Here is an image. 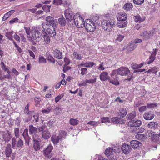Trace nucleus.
<instances>
[{"mask_svg":"<svg viewBox=\"0 0 160 160\" xmlns=\"http://www.w3.org/2000/svg\"><path fill=\"white\" fill-rule=\"evenodd\" d=\"M127 114V111L126 109L122 108L119 110L118 113L119 116L121 117H124Z\"/></svg>","mask_w":160,"mask_h":160,"instance_id":"31","label":"nucleus"},{"mask_svg":"<svg viewBox=\"0 0 160 160\" xmlns=\"http://www.w3.org/2000/svg\"><path fill=\"white\" fill-rule=\"evenodd\" d=\"M136 117V113L135 111H132L129 113L127 116V119L130 120L134 119V118Z\"/></svg>","mask_w":160,"mask_h":160,"instance_id":"28","label":"nucleus"},{"mask_svg":"<svg viewBox=\"0 0 160 160\" xmlns=\"http://www.w3.org/2000/svg\"><path fill=\"white\" fill-rule=\"evenodd\" d=\"M134 18L135 22L139 23L143 22L145 19V17L144 16L141 17L139 14L135 16Z\"/></svg>","mask_w":160,"mask_h":160,"instance_id":"21","label":"nucleus"},{"mask_svg":"<svg viewBox=\"0 0 160 160\" xmlns=\"http://www.w3.org/2000/svg\"><path fill=\"white\" fill-rule=\"evenodd\" d=\"M87 69L85 68H82L81 69V74L82 76H83L87 73Z\"/></svg>","mask_w":160,"mask_h":160,"instance_id":"57","label":"nucleus"},{"mask_svg":"<svg viewBox=\"0 0 160 160\" xmlns=\"http://www.w3.org/2000/svg\"><path fill=\"white\" fill-rule=\"evenodd\" d=\"M127 21L121 22L118 23V26L119 28H124L127 26Z\"/></svg>","mask_w":160,"mask_h":160,"instance_id":"44","label":"nucleus"},{"mask_svg":"<svg viewBox=\"0 0 160 160\" xmlns=\"http://www.w3.org/2000/svg\"><path fill=\"white\" fill-rule=\"evenodd\" d=\"M153 31H145L140 33V35L142 37V38L145 40L148 39L151 37L153 36Z\"/></svg>","mask_w":160,"mask_h":160,"instance_id":"9","label":"nucleus"},{"mask_svg":"<svg viewBox=\"0 0 160 160\" xmlns=\"http://www.w3.org/2000/svg\"><path fill=\"white\" fill-rule=\"evenodd\" d=\"M12 32H8L6 33V36L10 40H12Z\"/></svg>","mask_w":160,"mask_h":160,"instance_id":"56","label":"nucleus"},{"mask_svg":"<svg viewBox=\"0 0 160 160\" xmlns=\"http://www.w3.org/2000/svg\"><path fill=\"white\" fill-rule=\"evenodd\" d=\"M130 72V71L126 67H122L117 70V73L118 74L122 76L128 75Z\"/></svg>","mask_w":160,"mask_h":160,"instance_id":"8","label":"nucleus"},{"mask_svg":"<svg viewBox=\"0 0 160 160\" xmlns=\"http://www.w3.org/2000/svg\"><path fill=\"white\" fill-rule=\"evenodd\" d=\"M144 128H143L140 127L138 128H135L132 131V132L134 133H142L144 132Z\"/></svg>","mask_w":160,"mask_h":160,"instance_id":"35","label":"nucleus"},{"mask_svg":"<svg viewBox=\"0 0 160 160\" xmlns=\"http://www.w3.org/2000/svg\"><path fill=\"white\" fill-rule=\"evenodd\" d=\"M2 135V138L5 142H8L12 138L11 134L8 131L7 132H3Z\"/></svg>","mask_w":160,"mask_h":160,"instance_id":"16","label":"nucleus"},{"mask_svg":"<svg viewBox=\"0 0 160 160\" xmlns=\"http://www.w3.org/2000/svg\"><path fill=\"white\" fill-rule=\"evenodd\" d=\"M113 78V79H110L109 78V82L115 85H118L119 84V82L118 81V79L117 78L115 79L114 77Z\"/></svg>","mask_w":160,"mask_h":160,"instance_id":"40","label":"nucleus"},{"mask_svg":"<svg viewBox=\"0 0 160 160\" xmlns=\"http://www.w3.org/2000/svg\"><path fill=\"white\" fill-rule=\"evenodd\" d=\"M58 22L59 24L62 26H64L66 24V19L63 16L58 18Z\"/></svg>","mask_w":160,"mask_h":160,"instance_id":"33","label":"nucleus"},{"mask_svg":"<svg viewBox=\"0 0 160 160\" xmlns=\"http://www.w3.org/2000/svg\"><path fill=\"white\" fill-rule=\"evenodd\" d=\"M48 60L50 62L54 64L55 62V59L51 56H49L48 58Z\"/></svg>","mask_w":160,"mask_h":160,"instance_id":"55","label":"nucleus"},{"mask_svg":"<svg viewBox=\"0 0 160 160\" xmlns=\"http://www.w3.org/2000/svg\"><path fill=\"white\" fill-rule=\"evenodd\" d=\"M33 147L36 151L39 150L40 148V144L39 141L35 142L33 143Z\"/></svg>","mask_w":160,"mask_h":160,"instance_id":"39","label":"nucleus"},{"mask_svg":"<svg viewBox=\"0 0 160 160\" xmlns=\"http://www.w3.org/2000/svg\"><path fill=\"white\" fill-rule=\"evenodd\" d=\"M69 122L71 125L74 126L78 123V120L77 119L72 118L70 119Z\"/></svg>","mask_w":160,"mask_h":160,"instance_id":"38","label":"nucleus"},{"mask_svg":"<svg viewBox=\"0 0 160 160\" xmlns=\"http://www.w3.org/2000/svg\"><path fill=\"white\" fill-rule=\"evenodd\" d=\"M144 64V63H142L140 64H138L136 63H132L131 64V67L133 69H137L140 68L142 67L143 66Z\"/></svg>","mask_w":160,"mask_h":160,"instance_id":"32","label":"nucleus"},{"mask_svg":"<svg viewBox=\"0 0 160 160\" xmlns=\"http://www.w3.org/2000/svg\"><path fill=\"white\" fill-rule=\"evenodd\" d=\"M32 37L37 42H39L42 38V35L38 30H35L32 32Z\"/></svg>","mask_w":160,"mask_h":160,"instance_id":"11","label":"nucleus"},{"mask_svg":"<svg viewBox=\"0 0 160 160\" xmlns=\"http://www.w3.org/2000/svg\"><path fill=\"white\" fill-rule=\"evenodd\" d=\"M46 109H43L42 110V112L43 114L48 113L52 109V108L49 104L46 105Z\"/></svg>","mask_w":160,"mask_h":160,"instance_id":"30","label":"nucleus"},{"mask_svg":"<svg viewBox=\"0 0 160 160\" xmlns=\"http://www.w3.org/2000/svg\"><path fill=\"white\" fill-rule=\"evenodd\" d=\"M157 104L156 103H147V107L149 108H152L157 107Z\"/></svg>","mask_w":160,"mask_h":160,"instance_id":"45","label":"nucleus"},{"mask_svg":"<svg viewBox=\"0 0 160 160\" xmlns=\"http://www.w3.org/2000/svg\"><path fill=\"white\" fill-rule=\"evenodd\" d=\"M88 124H90L92 126H96L98 125V122L93 121H91L87 123Z\"/></svg>","mask_w":160,"mask_h":160,"instance_id":"53","label":"nucleus"},{"mask_svg":"<svg viewBox=\"0 0 160 160\" xmlns=\"http://www.w3.org/2000/svg\"><path fill=\"white\" fill-rule=\"evenodd\" d=\"M12 41L13 43L14 44L15 47L16 48L17 50L19 53H21L22 52V50L21 48L18 46V45L16 43L13 39H12Z\"/></svg>","mask_w":160,"mask_h":160,"instance_id":"46","label":"nucleus"},{"mask_svg":"<svg viewBox=\"0 0 160 160\" xmlns=\"http://www.w3.org/2000/svg\"><path fill=\"white\" fill-rule=\"evenodd\" d=\"M0 65L2 70L4 71H6L7 70V68L6 65L4 64V63L3 62H1L0 63Z\"/></svg>","mask_w":160,"mask_h":160,"instance_id":"59","label":"nucleus"},{"mask_svg":"<svg viewBox=\"0 0 160 160\" xmlns=\"http://www.w3.org/2000/svg\"><path fill=\"white\" fill-rule=\"evenodd\" d=\"M73 55L74 56V58L77 60H80L82 58L81 55L78 53L76 51H74Z\"/></svg>","mask_w":160,"mask_h":160,"instance_id":"36","label":"nucleus"},{"mask_svg":"<svg viewBox=\"0 0 160 160\" xmlns=\"http://www.w3.org/2000/svg\"><path fill=\"white\" fill-rule=\"evenodd\" d=\"M145 135L143 134H138L136 135V138L139 140H142L144 138Z\"/></svg>","mask_w":160,"mask_h":160,"instance_id":"50","label":"nucleus"},{"mask_svg":"<svg viewBox=\"0 0 160 160\" xmlns=\"http://www.w3.org/2000/svg\"><path fill=\"white\" fill-rule=\"evenodd\" d=\"M19 130L18 128H16L14 129V135L16 138H19Z\"/></svg>","mask_w":160,"mask_h":160,"instance_id":"52","label":"nucleus"},{"mask_svg":"<svg viewBox=\"0 0 160 160\" xmlns=\"http://www.w3.org/2000/svg\"><path fill=\"white\" fill-rule=\"evenodd\" d=\"M34 100L35 102V106L37 107H39L40 106V104L39 103L41 101V100L40 98L35 97L34 98Z\"/></svg>","mask_w":160,"mask_h":160,"instance_id":"37","label":"nucleus"},{"mask_svg":"<svg viewBox=\"0 0 160 160\" xmlns=\"http://www.w3.org/2000/svg\"><path fill=\"white\" fill-rule=\"evenodd\" d=\"M157 72V71H155L154 68H152L151 69H149L147 71L145 72H151L152 73H155Z\"/></svg>","mask_w":160,"mask_h":160,"instance_id":"63","label":"nucleus"},{"mask_svg":"<svg viewBox=\"0 0 160 160\" xmlns=\"http://www.w3.org/2000/svg\"><path fill=\"white\" fill-rule=\"evenodd\" d=\"M85 63L86 67L87 68L92 67L95 65V63L93 62H86Z\"/></svg>","mask_w":160,"mask_h":160,"instance_id":"49","label":"nucleus"},{"mask_svg":"<svg viewBox=\"0 0 160 160\" xmlns=\"http://www.w3.org/2000/svg\"><path fill=\"white\" fill-rule=\"evenodd\" d=\"M53 4L55 5H59L63 4V1L62 0H53Z\"/></svg>","mask_w":160,"mask_h":160,"instance_id":"47","label":"nucleus"},{"mask_svg":"<svg viewBox=\"0 0 160 160\" xmlns=\"http://www.w3.org/2000/svg\"><path fill=\"white\" fill-rule=\"evenodd\" d=\"M95 22L90 19L85 20L84 27L88 32H92L95 30L96 28Z\"/></svg>","mask_w":160,"mask_h":160,"instance_id":"4","label":"nucleus"},{"mask_svg":"<svg viewBox=\"0 0 160 160\" xmlns=\"http://www.w3.org/2000/svg\"><path fill=\"white\" fill-rule=\"evenodd\" d=\"M158 123L154 122H151L147 125V127L150 128L155 129L158 127Z\"/></svg>","mask_w":160,"mask_h":160,"instance_id":"29","label":"nucleus"},{"mask_svg":"<svg viewBox=\"0 0 160 160\" xmlns=\"http://www.w3.org/2000/svg\"><path fill=\"white\" fill-rule=\"evenodd\" d=\"M12 153L11 145L10 144H8L6 147L5 150V154L7 157H10Z\"/></svg>","mask_w":160,"mask_h":160,"instance_id":"20","label":"nucleus"},{"mask_svg":"<svg viewBox=\"0 0 160 160\" xmlns=\"http://www.w3.org/2000/svg\"><path fill=\"white\" fill-rule=\"evenodd\" d=\"M46 20L49 23L50 26H57V20L51 16L47 17L46 18Z\"/></svg>","mask_w":160,"mask_h":160,"instance_id":"12","label":"nucleus"},{"mask_svg":"<svg viewBox=\"0 0 160 160\" xmlns=\"http://www.w3.org/2000/svg\"><path fill=\"white\" fill-rule=\"evenodd\" d=\"M22 135L24 138L25 142H27L28 144L30 138L28 134V129L26 128L24 129Z\"/></svg>","mask_w":160,"mask_h":160,"instance_id":"22","label":"nucleus"},{"mask_svg":"<svg viewBox=\"0 0 160 160\" xmlns=\"http://www.w3.org/2000/svg\"><path fill=\"white\" fill-rule=\"evenodd\" d=\"M29 104H28L26 106L24 110V112L27 115H29L31 113V111H29Z\"/></svg>","mask_w":160,"mask_h":160,"instance_id":"43","label":"nucleus"},{"mask_svg":"<svg viewBox=\"0 0 160 160\" xmlns=\"http://www.w3.org/2000/svg\"><path fill=\"white\" fill-rule=\"evenodd\" d=\"M97 80V78L96 76H95V77L93 79H86V82L87 83H92V84L96 82Z\"/></svg>","mask_w":160,"mask_h":160,"instance_id":"48","label":"nucleus"},{"mask_svg":"<svg viewBox=\"0 0 160 160\" xmlns=\"http://www.w3.org/2000/svg\"><path fill=\"white\" fill-rule=\"evenodd\" d=\"M46 60L42 56L40 55L39 56L38 60V63H46Z\"/></svg>","mask_w":160,"mask_h":160,"instance_id":"41","label":"nucleus"},{"mask_svg":"<svg viewBox=\"0 0 160 160\" xmlns=\"http://www.w3.org/2000/svg\"><path fill=\"white\" fill-rule=\"evenodd\" d=\"M156 53L154 55H153V54H151L150 56L149 57L148 59H147V62L148 64H150L152 63L155 59V56L156 55Z\"/></svg>","mask_w":160,"mask_h":160,"instance_id":"34","label":"nucleus"},{"mask_svg":"<svg viewBox=\"0 0 160 160\" xmlns=\"http://www.w3.org/2000/svg\"><path fill=\"white\" fill-rule=\"evenodd\" d=\"M100 78L101 81H104L107 79L109 80L110 77L107 72H103L100 75Z\"/></svg>","mask_w":160,"mask_h":160,"instance_id":"23","label":"nucleus"},{"mask_svg":"<svg viewBox=\"0 0 160 160\" xmlns=\"http://www.w3.org/2000/svg\"><path fill=\"white\" fill-rule=\"evenodd\" d=\"M141 121L136 118L132 120H130L128 122V125L131 127H139L141 125Z\"/></svg>","mask_w":160,"mask_h":160,"instance_id":"7","label":"nucleus"},{"mask_svg":"<svg viewBox=\"0 0 160 160\" xmlns=\"http://www.w3.org/2000/svg\"><path fill=\"white\" fill-rule=\"evenodd\" d=\"M61 139V138L59 136L53 135L51 138V140L54 144H57Z\"/></svg>","mask_w":160,"mask_h":160,"instance_id":"25","label":"nucleus"},{"mask_svg":"<svg viewBox=\"0 0 160 160\" xmlns=\"http://www.w3.org/2000/svg\"><path fill=\"white\" fill-rule=\"evenodd\" d=\"M14 38L19 43L20 42V37L16 33H15L13 36Z\"/></svg>","mask_w":160,"mask_h":160,"instance_id":"61","label":"nucleus"},{"mask_svg":"<svg viewBox=\"0 0 160 160\" xmlns=\"http://www.w3.org/2000/svg\"><path fill=\"white\" fill-rule=\"evenodd\" d=\"M67 65H66V64H65L64 65L63 70L64 72H66V71L71 69V67L67 66Z\"/></svg>","mask_w":160,"mask_h":160,"instance_id":"60","label":"nucleus"},{"mask_svg":"<svg viewBox=\"0 0 160 160\" xmlns=\"http://www.w3.org/2000/svg\"><path fill=\"white\" fill-rule=\"evenodd\" d=\"M59 134L60 135L59 136H60L61 138V137H65L66 136L67 134V133L66 132L64 131H60L59 132Z\"/></svg>","mask_w":160,"mask_h":160,"instance_id":"58","label":"nucleus"},{"mask_svg":"<svg viewBox=\"0 0 160 160\" xmlns=\"http://www.w3.org/2000/svg\"><path fill=\"white\" fill-rule=\"evenodd\" d=\"M29 132L30 134H35L37 132V129L36 127H34L32 125H30L29 126Z\"/></svg>","mask_w":160,"mask_h":160,"instance_id":"26","label":"nucleus"},{"mask_svg":"<svg viewBox=\"0 0 160 160\" xmlns=\"http://www.w3.org/2000/svg\"><path fill=\"white\" fill-rule=\"evenodd\" d=\"M116 22L114 20L108 19L103 20L102 22V26L103 29L108 32H110L115 26Z\"/></svg>","mask_w":160,"mask_h":160,"instance_id":"1","label":"nucleus"},{"mask_svg":"<svg viewBox=\"0 0 160 160\" xmlns=\"http://www.w3.org/2000/svg\"><path fill=\"white\" fill-rule=\"evenodd\" d=\"M53 54L54 57L60 59L63 58L62 52L58 50L55 49L54 50Z\"/></svg>","mask_w":160,"mask_h":160,"instance_id":"24","label":"nucleus"},{"mask_svg":"<svg viewBox=\"0 0 160 160\" xmlns=\"http://www.w3.org/2000/svg\"><path fill=\"white\" fill-rule=\"evenodd\" d=\"M134 3L136 5H140L144 2V0H133Z\"/></svg>","mask_w":160,"mask_h":160,"instance_id":"51","label":"nucleus"},{"mask_svg":"<svg viewBox=\"0 0 160 160\" xmlns=\"http://www.w3.org/2000/svg\"><path fill=\"white\" fill-rule=\"evenodd\" d=\"M131 146L134 148L138 149L142 145V144L138 141L133 140L130 142Z\"/></svg>","mask_w":160,"mask_h":160,"instance_id":"18","label":"nucleus"},{"mask_svg":"<svg viewBox=\"0 0 160 160\" xmlns=\"http://www.w3.org/2000/svg\"><path fill=\"white\" fill-rule=\"evenodd\" d=\"M122 150L125 154H128L131 151L132 148L130 146L127 144H123L122 147Z\"/></svg>","mask_w":160,"mask_h":160,"instance_id":"17","label":"nucleus"},{"mask_svg":"<svg viewBox=\"0 0 160 160\" xmlns=\"http://www.w3.org/2000/svg\"><path fill=\"white\" fill-rule=\"evenodd\" d=\"M28 51L29 52L30 56L32 57V59H35V56L33 52L30 50H28Z\"/></svg>","mask_w":160,"mask_h":160,"instance_id":"62","label":"nucleus"},{"mask_svg":"<svg viewBox=\"0 0 160 160\" xmlns=\"http://www.w3.org/2000/svg\"><path fill=\"white\" fill-rule=\"evenodd\" d=\"M75 24L78 28H82L85 26V21L79 14H77L73 17Z\"/></svg>","mask_w":160,"mask_h":160,"instance_id":"3","label":"nucleus"},{"mask_svg":"<svg viewBox=\"0 0 160 160\" xmlns=\"http://www.w3.org/2000/svg\"><path fill=\"white\" fill-rule=\"evenodd\" d=\"M154 117V114L153 112L151 111H147L143 114V117L146 120H151Z\"/></svg>","mask_w":160,"mask_h":160,"instance_id":"13","label":"nucleus"},{"mask_svg":"<svg viewBox=\"0 0 160 160\" xmlns=\"http://www.w3.org/2000/svg\"><path fill=\"white\" fill-rule=\"evenodd\" d=\"M53 149L52 146L49 144L46 148L43 150V155L45 157L50 158L51 157V152Z\"/></svg>","mask_w":160,"mask_h":160,"instance_id":"10","label":"nucleus"},{"mask_svg":"<svg viewBox=\"0 0 160 160\" xmlns=\"http://www.w3.org/2000/svg\"><path fill=\"white\" fill-rule=\"evenodd\" d=\"M47 126L45 125L38 127V130L39 132H42V136L44 139H47L51 136L50 132L46 128Z\"/></svg>","mask_w":160,"mask_h":160,"instance_id":"5","label":"nucleus"},{"mask_svg":"<svg viewBox=\"0 0 160 160\" xmlns=\"http://www.w3.org/2000/svg\"><path fill=\"white\" fill-rule=\"evenodd\" d=\"M117 19L120 22H126V19L127 18V15L125 13L120 12L118 13L117 16Z\"/></svg>","mask_w":160,"mask_h":160,"instance_id":"15","label":"nucleus"},{"mask_svg":"<svg viewBox=\"0 0 160 160\" xmlns=\"http://www.w3.org/2000/svg\"><path fill=\"white\" fill-rule=\"evenodd\" d=\"M114 149L112 148H107L104 152L105 154L107 157H109L111 155H112L113 154V152H114L116 153L118 152V151H115L116 150L115 149Z\"/></svg>","mask_w":160,"mask_h":160,"instance_id":"19","label":"nucleus"},{"mask_svg":"<svg viewBox=\"0 0 160 160\" xmlns=\"http://www.w3.org/2000/svg\"><path fill=\"white\" fill-rule=\"evenodd\" d=\"M17 138L14 137L12 139V145L13 148H15L16 147L21 148L23 145V142L20 138H19L17 142Z\"/></svg>","mask_w":160,"mask_h":160,"instance_id":"6","label":"nucleus"},{"mask_svg":"<svg viewBox=\"0 0 160 160\" xmlns=\"http://www.w3.org/2000/svg\"><path fill=\"white\" fill-rule=\"evenodd\" d=\"M63 97L61 95H59L55 98V102L56 103L58 102Z\"/></svg>","mask_w":160,"mask_h":160,"instance_id":"64","label":"nucleus"},{"mask_svg":"<svg viewBox=\"0 0 160 160\" xmlns=\"http://www.w3.org/2000/svg\"><path fill=\"white\" fill-rule=\"evenodd\" d=\"M24 28L25 30V32L28 35H30L32 33V31L29 27H24Z\"/></svg>","mask_w":160,"mask_h":160,"instance_id":"54","label":"nucleus"},{"mask_svg":"<svg viewBox=\"0 0 160 160\" xmlns=\"http://www.w3.org/2000/svg\"><path fill=\"white\" fill-rule=\"evenodd\" d=\"M133 8L132 4L131 3L128 2L125 4L123 6V9L127 11L131 10Z\"/></svg>","mask_w":160,"mask_h":160,"instance_id":"27","label":"nucleus"},{"mask_svg":"<svg viewBox=\"0 0 160 160\" xmlns=\"http://www.w3.org/2000/svg\"><path fill=\"white\" fill-rule=\"evenodd\" d=\"M64 14L68 21L70 22L72 20V12L70 9H67L65 10Z\"/></svg>","mask_w":160,"mask_h":160,"instance_id":"14","label":"nucleus"},{"mask_svg":"<svg viewBox=\"0 0 160 160\" xmlns=\"http://www.w3.org/2000/svg\"><path fill=\"white\" fill-rule=\"evenodd\" d=\"M47 25L45 23H43L42 24V27L44 31L46 34H49L50 36H54L56 34L55 27L56 28L57 26H50L47 27Z\"/></svg>","mask_w":160,"mask_h":160,"instance_id":"2","label":"nucleus"},{"mask_svg":"<svg viewBox=\"0 0 160 160\" xmlns=\"http://www.w3.org/2000/svg\"><path fill=\"white\" fill-rule=\"evenodd\" d=\"M43 38L46 44H48L50 43V38L48 35V34H46L44 36Z\"/></svg>","mask_w":160,"mask_h":160,"instance_id":"42","label":"nucleus"}]
</instances>
